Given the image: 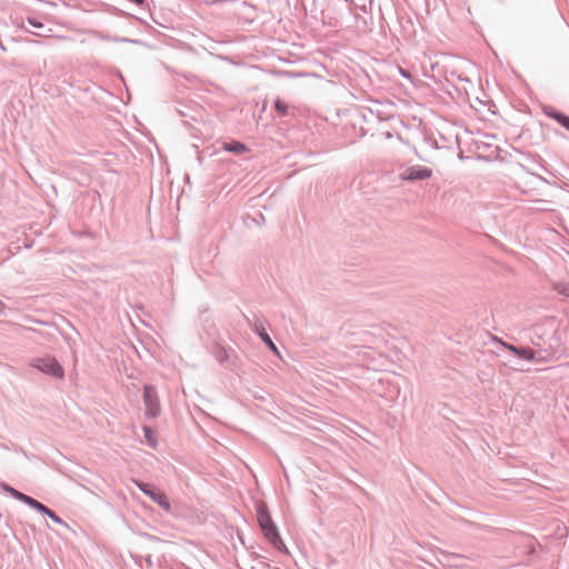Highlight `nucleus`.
Returning <instances> with one entry per match:
<instances>
[{
    "instance_id": "17",
    "label": "nucleus",
    "mask_w": 569,
    "mask_h": 569,
    "mask_svg": "<svg viewBox=\"0 0 569 569\" xmlns=\"http://www.w3.org/2000/svg\"><path fill=\"white\" fill-rule=\"evenodd\" d=\"M49 518H51L54 522L57 523H63L62 519L57 516L52 510H48V512L46 513Z\"/></svg>"
},
{
    "instance_id": "20",
    "label": "nucleus",
    "mask_w": 569,
    "mask_h": 569,
    "mask_svg": "<svg viewBox=\"0 0 569 569\" xmlns=\"http://www.w3.org/2000/svg\"><path fill=\"white\" fill-rule=\"evenodd\" d=\"M22 501L27 505H29L30 507H33V503L37 501L36 499L29 497V496H26L23 495V498H22Z\"/></svg>"
},
{
    "instance_id": "11",
    "label": "nucleus",
    "mask_w": 569,
    "mask_h": 569,
    "mask_svg": "<svg viewBox=\"0 0 569 569\" xmlns=\"http://www.w3.org/2000/svg\"><path fill=\"white\" fill-rule=\"evenodd\" d=\"M143 432H144V437H146V440L148 442V445L152 448H154L157 446V440H156V437L151 430L150 427H144L143 428Z\"/></svg>"
},
{
    "instance_id": "18",
    "label": "nucleus",
    "mask_w": 569,
    "mask_h": 569,
    "mask_svg": "<svg viewBox=\"0 0 569 569\" xmlns=\"http://www.w3.org/2000/svg\"><path fill=\"white\" fill-rule=\"evenodd\" d=\"M8 491H9V492L14 497V498H17V499H19V500H21V501H22V498H23V495H24V493H21V492H19L18 490L12 489V488H10Z\"/></svg>"
},
{
    "instance_id": "19",
    "label": "nucleus",
    "mask_w": 569,
    "mask_h": 569,
    "mask_svg": "<svg viewBox=\"0 0 569 569\" xmlns=\"http://www.w3.org/2000/svg\"><path fill=\"white\" fill-rule=\"evenodd\" d=\"M22 501L27 505H29L30 507H33V503L37 501L36 499L29 497V496H26L23 495V498H22Z\"/></svg>"
},
{
    "instance_id": "22",
    "label": "nucleus",
    "mask_w": 569,
    "mask_h": 569,
    "mask_svg": "<svg viewBox=\"0 0 569 569\" xmlns=\"http://www.w3.org/2000/svg\"><path fill=\"white\" fill-rule=\"evenodd\" d=\"M27 23L23 22V28L27 30V32H30V29L27 28Z\"/></svg>"
},
{
    "instance_id": "3",
    "label": "nucleus",
    "mask_w": 569,
    "mask_h": 569,
    "mask_svg": "<svg viewBox=\"0 0 569 569\" xmlns=\"http://www.w3.org/2000/svg\"><path fill=\"white\" fill-rule=\"evenodd\" d=\"M143 401L146 406V413L149 417H157L160 413V403L156 388L146 386L143 390Z\"/></svg>"
},
{
    "instance_id": "9",
    "label": "nucleus",
    "mask_w": 569,
    "mask_h": 569,
    "mask_svg": "<svg viewBox=\"0 0 569 569\" xmlns=\"http://www.w3.org/2000/svg\"><path fill=\"white\" fill-rule=\"evenodd\" d=\"M103 39L106 41H110V42L136 43V44H141L142 43V41L137 40V39H130V38L118 37V36H106V37H103Z\"/></svg>"
},
{
    "instance_id": "12",
    "label": "nucleus",
    "mask_w": 569,
    "mask_h": 569,
    "mask_svg": "<svg viewBox=\"0 0 569 569\" xmlns=\"http://www.w3.org/2000/svg\"><path fill=\"white\" fill-rule=\"evenodd\" d=\"M24 23H27L30 27L37 28V29L46 28L44 23L34 17H28L26 19Z\"/></svg>"
},
{
    "instance_id": "24",
    "label": "nucleus",
    "mask_w": 569,
    "mask_h": 569,
    "mask_svg": "<svg viewBox=\"0 0 569 569\" xmlns=\"http://www.w3.org/2000/svg\"><path fill=\"white\" fill-rule=\"evenodd\" d=\"M23 248H24V249H29V248H30V246L26 243V244L23 246Z\"/></svg>"
},
{
    "instance_id": "10",
    "label": "nucleus",
    "mask_w": 569,
    "mask_h": 569,
    "mask_svg": "<svg viewBox=\"0 0 569 569\" xmlns=\"http://www.w3.org/2000/svg\"><path fill=\"white\" fill-rule=\"evenodd\" d=\"M273 109L280 117H287L289 114V106L279 98L274 101Z\"/></svg>"
},
{
    "instance_id": "7",
    "label": "nucleus",
    "mask_w": 569,
    "mask_h": 569,
    "mask_svg": "<svg viewBox=\"0 0 569 569\" xmlns=\"http://www.w3.org/2000/svg\"><path fill=\"white\" fill-rule=\"evenodd\" d=\"M543 112L548 118L557 121L561 127H563L565 129H567L569 131V116L568 114H566L550 106L545 107Z\"/></svg>"
},
{
    "instance_id": "2",
    "label": "nucleus",
    "mask_w": 569,
    "mask_h": 569,
    "mask_svg": "<svg viewBox=\"0 0 569 569\" xmlns=\"http://www.w3.org/2000/svg\"><path fill=\"white\" fill-rule=\"evenodd\" d=\"M31 366L41 372L52 376L57 379L62 380L64 377V370L62 366L53 357L36 358L32 360Z\"/></svg>"
},
{
    "instance_id": "16",
    "label": "nucleus",
    "mask_w": 569,
    "mask_h": 569,
    "mask_svg": "<svg viewBox=\"0 0 569 569\" xmlns=\"http://www.w3.org/2000/svg\"><path fill=\"white\" fill-rule=\"evenodd\" d=\"M36 510L42 512V513H47L49 508L46 507L43 503L39 502L38 500L33 503V507Z\"/></svg>"
},
{
    "instance_id": "14",
    "label": "nucleus",
    "mask_w": 569,
    "mask_h": 569,
    "mask_svg": "<svg viewBox=\"0 0 569 569\" xmlns=\"http://www.w3.org/2000/svg\"><path fill=\"white\" fill-rule=\"evenodd\" d=\"M229 355H228V351L224 349V348H219L217 351H216V358L218 359V361L220 362H223L228 359Z\"/></svg>"
},
{
    "instance_id": "21",
    "label": "nucleus",
    "mask_w": 569,
    "mask_h": 569,
    "mask_svg": "<svg viewBox=\"0 0 569 569\" xmlns=\"http://www.w3.org/2000/svg\"><path fill=\"white\" fill-rule=\"evenodd\" d=\"M3 309H4V305L0 301V313L2 312Z\"/></svg>"
},
{
    "instance_id": "4",
    "label": "nucleus",
    "mask_w": 569,
    "mask_h": 569,
    "mask_svg": "<svg viewBox=\"0 0 569 569\" xmlns=\"http://www.w3.org/2000/svg\"><path fill=\"white\" fill-rule=\"evenodd\" d=\"M136 485L140 488V490L149 496L156 503H158L164 511H170L171 506L167 495L158 489L151 488L149 485L136 481Z\"/></svg>"
},
{
    "instance_id": "5",
    "label": "nucleus",
    "mask_w": 569,
    "mask_h": 569,
    "mask_svg": "<svg viewBox=\"0 0 569 569\" xmlns=\"http://www.w3.org/2000/svg\"><path fill=\"white\" fill-rule=\"evenodd\" d=\"M432 170L423 166H411L406 168L400 177L405 181H418L430 178Z\"/></svg>"
},
{
    "instance_id": "15",
    "label": "nucleus",
    "mask_w": 569,
    "mask_h": 569,
    "mask_svg": "<svg viewBox=\"0 0 569 569\" xmlns=\"http://www.w3.org/2000/svg\"><path fill=\"white\" fill-rule=\"evenodd\" d=\"M555 289L566 297H569V283L568 284H557L555 286Z\"/></svg>"
},
{
    "instance_id": "6",
    "label": "nucleus",
    "mask_w": 569,
    "mask_h": 569,
    "mask_svg": "<svg viewBox=\"0 0 569 569\" xmlns=\"http://www.w3.org/2000/svg\"><path fill=\"white\" fill-rule=\"evenodd\" d=\"M493 340L496 342L500 343L501 346H503L507 350H509L510 352H512L513 355H516L519 358H522L528 361L537 360L536 351L531 348H518L513 345L502 341L501 339H499L497 337H493Z\"/></svg>"
},
{
    "instance_id": "1",
    "label": "nucleus",
    "mask_w": 569,
    "mask_h": 569,
    "mask_svg": "<svg viewBox=\"0 0 569 569\" xmlns=\"http://www.w3.org/2000/svg\"><path fill=\"white\" fill-rule=\"evenodd\" d=\"M257 519L264 537L272 543L274 548L281 550L284 545L278 532L277 526L273 523L271 516L263 503L257 507Z\"/></svg>"
},
{
    "instance_id": "23",
    "label": "nucleus",
    "mask_w": 569,
    "mask_h": 569,
    "mask_svg": "<svg viewBox=\"0 0 569 569\" xmlns=\"http://www.w3.org/2000/svg\"><path fill=\"white\" fill-rule=\"evenodd\" d=\"M259 218H260L261 220H264V217H263V214H262V213H259Z\"/></svg>"
},
{
    "instance_id": "8",
    "label": "nucleus",
    "mask_w": 569,
    "mask_h": 569,
    "mask_svg": "<svg viewBox=\"0 0 569 569\" xmlns=\"http://www.w3.org/2000/svg\"><path fill=\"white\" fill-rule=\"evenodd\" d=\"M222 149L224 151H228V152H231L234 154H242V153L249 151L248 146L238 140H231L229 142H223Z\"/></svg>"
},
{
    "instance_id": "13",
    "label": "nucleus",
    "mask_w": 569,
    "mask_h": 569,
    "mask_svg": "<svg viewBox=\"0 0 569 569\" xmlns=\"http://www.w3.org/2000/svg\"><path fill=\"white\" fill-rule=\"evenodd\" d=\"M262 340L268 345V347L276 353V355H279V351L276 347V345L272 342L271 338L269 337L268 333L266 332H261L260 333Z\"/></svg>"
}]
</instances>
